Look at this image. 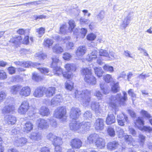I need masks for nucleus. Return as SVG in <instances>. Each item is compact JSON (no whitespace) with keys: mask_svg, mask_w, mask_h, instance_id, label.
Returning <instances> with one entry per match:
<instances>
[{"mask_svg":"<svg viewBox=\"0 0 152 152\" xmlns=\"http://www.w3.org/2000/svg\"><path fill=\"white\" fill-rule=\"evenodd\" d=\"M53 52L56 53H60L64 51L63 49L58 44H56L52 48Z\"/></svg>","mask_w":152,"mask_h":152,"instance_id":"nucleus-37","label":"nucleus"},{"mask_svg":"<svg viewBox=\"0 0 152 152\" xmlns=\"http://www.w3.org/2000/svg\"><path fill=\"white\" fill-rule=\"evenodd\" d=\"M117 119L119 125L124 126L125 123L127 124L129 121L128 117L124 114L117 115Z\"/></svg>","mask_w":152,"mask_h":152,"instance_id":"nucleus-19","label":"nucleus"},{"mask_svg":"<svg viewBox=\"0 0 152 152\" xmlns=\"http://www.w3.org/2000/svg\"><path fill=\"white\" fill-rule=\"evenodd\" d=\"M94 95L96 96L99 99H101L102 96L101 92L98 90H96L94 93Z\"/></svg>","mask_w":152,"mask_h":152,"instance_id":"nucleus-63","label":"nucleus"},{"mask_svg":"<svg viewBox=\"0 0 152 152\" xmlns=\"http://www.w3.org/2000/svg\"><path fill=\"white\" fill-rule=\"evenodd\" d=\"M27 142V139L24 138H17L14 142L15 145L18 146H22L25 145Z\"/></svg>","mask_w":152,"mask_h":152,"instance_id":"nucleus-28","label":"nucleus"},{"mask_svg":"<svg viewBox=\"0 0 152 152\" xmlns=\"http://www.w3.org/2000/svg\"><path fill=\"white\" fill-rule=\"evenodd\" d=\"M14 63L16 66H35L41 65L39 63L32 62L31 61H15Z\"/></svg>","mask_w":152,"mask_h":152,"instance_id":"nucleus-10","label":"nucleus"},{"mask_svg":"<svg viewBox=\"0 0 152 152\" xmlns=\"http://www.w3.org/2000/svg\"><path fill=\"white\" fill-rule=\"evenodd\" d=\"M99 53L100 56H105L107 57L109 56L108 52L106 50H100L99 51Z\"/></svg>","mask_w":152,"mask_h":152,"instance_id":"nucleus-53","label":"nucleus"},{"mask_svg":"<svg viewBox=\"0 0 152 152\" xmlns=\"http://www.w3.org/2000/svg\"><path fill=\"white\" fill-rule=\"evenodd\" d=\"M75 94V97L78 98V100L84 106L87 107L89 105L91 98L90 91L87 90L82 91H77Z\"/></svg>","mask_w":152,"mask_h":152,"instance_id":"nucleus-2","label":"nucleus"},{"mask_svg":"<svg viewBox=\"0 0 152 152\" xmlns=\"http://www.w3.org/2000/svg\"><path fill=\"white\" fill-rule=\"evenodd\" d=\"M53 41L50 39H45L44 41L43 45L46 47L49 48L53 44Z\"/></svg>","mask_w":152,"mask_h":152,"instance_id":"nucleus-38","label":"nucleus"},{"mask_svg":"<svg viewBox=\"0 0 152 152\" xmlns=\"http://www.w3.org/2000/svg\"><path fill=\"white\" fill-rule=\"evenodd\" d=\"M131 12L128 13L124 19L122 20V23L121 24V28L122 29H125L128 26L132 20Z\"/></svg>","mask_w":152,"mask_h":152,"instance_id":"nucleus-13","label":"nucleus"},{"mask_svg":"<svg viewBox=\"0 0 152 152\" xmlns=\"http://www.w3.org/2000/svg\"><path fill=\"white\" fill-rule=\"evenodd\" d=\"M45 28L41 27L36 29V32L38 33V36L41 37L45 33Z\"/></svg>","mask_w":152,"mask_h":152,"instance_id":"nucleus-48","label":"nucleus"},{"mask_svg":"<svg viewBox=\"0 0 152 152\" xmlns=\"http://www.w3.org/2000/svg\"><path fill=\"white\" fill-rule=\"evenodd\" d=\"M4 120L8 124L13 125L15 124L17 121V118L15 116L12 115H6L4 118Z\"/></svg>","mask_w":152,"mask_h":152,"instance_id":"nucleus-22","label":"nucleus"},{"mask_svg":"<svg viewBox=\"0 0 152 152\" xmlns=\"http://www.w3.org/2000/svg\"><path fill=\"white\" fill-rule=\"evenodd\" d=\"M45 90V87L39 86L35 89L33 93V95L37 98H41L44 96V93Z\"/></svg>","mask_w":152,"mask_h":152,"instance_id":"nucleus-18","label":"nucleus"},{"mask_svg":"<svg viewBox=\"0 0 152 152\" xmlns=\"http://www.w3.org/2000/svg\"><path fill=\"white\" fill-rule=\"evenodd\" d=\"M67 30H68L66 24H62L61 25L60 29V31L61 34H66Z\"/></svg>","mask_w":152,"mask_h":152,"instance_id":"nucleus-42","label":"nucleus"},{"mask_svg":"<svg viewBox=\"0 0 152 152\" xmlns=\"http://www.w3.org/2000/svg\"><path fill=\"white\" fill-rule=\"evenodd\" d=\"M99 135L96 133L91 134L87 137V141L90 144H93L98 138Z\"/></svg>","mask_w":152,"mask_h":152,"instance_id":"nucleus-33","label":"nucleus"},{"mask_svg":"<svg viewBox=\"0 0 152 152\" xmlns=\"http://www.w3.org/2000/svg\"><path fill=\"white\" fill-rule=\"evenodd\" d=\"M105 15L104 12L102 10L100 12L97 16V18L100 21H101L104 18Z\"/></svg>","mask_w":152,"mask_h":152,"instance_id":"nucleus-54","label":"nucleus"},{"mask_svg":"<svg viewBox=\"0 0 152 152\" xmlns=\"http://www.w3.org/2000/svg\"><path fill=\"white\" fill-rule=\"evenodd\" d=\"M15 109V105L12 103H9L6 105L2 109V113L3 114H5L13 111Z\"/></svg>","mask_w":152,"mask_h":152,"instance_id":"nucleus-21","label":"nucleus"},{"mask_svg":"<svg viewBox=\"0 0 152 152\" xmlns=\"http://www.w3.org/2000/svg\"><path fill=\"white\" fill-rule=\"evenodd\" d=\"M81 114L80 109L77 107H72L69 112V116L70 118L76 120L79 118Z\"/></svg>","mask_w":152,"mask_h":152,"instance_id":"nucleus-11","label":"nucleus"},{"mask_svg":"<svg viewBox=\"0 0 152 152\" xmlns=\"http://www.w3.org/2000/svg\"><path fill=\"white\" fill-rule=\"evenodd\" d=\"M128 94L131 96L132 98L133 101L134 100H135L136 98V95L134 93L133 90V89H130L128 91Z\"/></svg>","mask_w":152,"mask_h":152,"instance_id":"nucleus-56","label":"nucleus"},{"mask_svg":"<svg viewBox=\"0 0 152 152\" xmlns=\"http://www.w3.org/2000/svg\"><path fill=\"white\" fill-rule=\"evenodd\" d=\"M82 144L81 140L78 138L72 139L70 142V145L73 149H79L82 146Z\"/></svg>","mask_w":152,"mask_h":152,"instance_id":"nucleus-14","label":"nucleus"},{"mask_svg":"<svg viewBox=\"0 0 152 152\" xmlns=\"http://www.w3.org/2000/svg\"><path fill=\"white\" fill-rule=\"evenodd\" d=\"M125 140L128 144L131 143L134 141V139L132 136L130 135H126L124 136Z\"/></svg>","mask_w":152,"mask_h":152,"instance_id":"nucleus-47","label":"nucleus"},{"mask_svg":"<svg viewBox=\"0 0 152 152\" xmlns=\"http://www.w3.org/2000/svg\"><path fill=\"white\" fill-rule=\"evenodd\" d=\"M84 117L86 119H89L92 117V114L90 111H86L83 114Z\"/></svg>","mask_w":152,"mask_h":152,"instance_id":"nucleus-51","label":"nucleus"},{"mask_svg":"<svg viewBox=\"0 0 152 152\" xmlns=\"http://www.w3.org/2000/svg\"><path fill=\"white\" fill-rule=\"evenodd\" d=\"M32 79L33 80L37 82L39 81L42 80L41 77L36 72H34L32 74Z\"/></svg>","mask_w":152,"mask_h":152,"instance_id":"nucleus-43","label":"nucleus"},{"mask_svg":"<svg viewBox=\"0 0 152 152\" xmlns=\"http://www.w3.org/2000/svg\"><path fill=\"white\" fill-rule=\"evenodd\" d=\"M63 98L60 94L56 95L51 99L50 105L52 107H54L59 104L63 101Z\"/></svg>","mask_w":152,"mask_h":152,"instance_id":"nucleus-16","label":"nucleus"},{"mask_svg":"<svg viewBox=\"0 0 152 152\" xmlns=\"http://www.w3.org/2000/svg\"><path fill=\"white\" fill-rule=\"evenodd\" d=\"M105 140L99 136L95 143L96 146L100 149H103L105 147Z\"/></svg>","mask_w":152,"mask_h":152,"instance_id":"nucleus-23","label":"nucleus"},{"mask_svg":"<svg viewBox=\"0 0 152 152\" xmlns=\"http://www.w3.org/2000/svg\"><path fill=\"white\" fill-rule=\"evenodd\" d=\"M53 143L55 147V152H61V148L60 145L62 143V139L60 137L56 136V137L54 139Z\"/></svg>","mask_w":152,"mask_h":152,"instance_id":"nucleus-17","label":"nucleus"},{"mask_svg":"<svg viewBox=\"0 0 152 152\" xmlns=\"http://www.w3.org/2000/svg\"><path fill=\"white\" fill-rule=\"evenodd\" d=\"M104 80L107 83L110 82L112 79V78L110 75H107L104 77Z\"/></svg>","mask_w":152,"mask_h":152,"instance_id":"nucleus-61","label":"nucleus"},{"mask_svg":"<svg viewBox=\"0 0 152 152\" xmlns=\"http://www.w3.org/2000/svg\"><path fill=\"white\" fill-rule=\"evenodd\" d=\"M53 38L56 40L58 42L63 41L64 43H67L66 47L68 49H72V48L74 46V44L72 42H69L68 39H70V37H66L64 38H62L58 35L55 36Z\"/></svg>","mask_w":152,"mask_h":152,"instance_id":"nucleus-12","label":"nucleus"},{"mask_svg":"<svg viewBox=\"0 0 152 152\" xmlns=\"http://www.w3.org/2000/svg\"><path fill=\"white\" fill-rule=\"evenodd\" d=\"M123 55L126 57H129L132 58L134 57V56L128 50H124L123 53Z\"/></svg>","mask_w":152,"mask_h":152,"instance_id":"nucleus-52","label":"nucleus"},{"mask_svg":"<svg viewBox=\"0 0 152 152\" xmlns=\"http://www.w3.org/2000/svg\"><path fill=\"white\" fill-rule=\"evenodd\" d=\"M56 89L54 87H49L47 88H45V93L46 97L48 98L51 97L55 93Z\"/></svg>","mask_w":152,"mask_h":152,"instance_id":"nucleus-26","label":"nucleus"},{"mask_svg":"<svg viewBox=\"0 0 152 152\" xmlns=\"http://www.w3.org/2000/svg\"><path fill=\"white\" fill-rule=\"evenodd\" d=\"M33 124L31 122L28 121L25 124L23 130L24 132L28 133L33 129Z\"/></svg>","mask_w":152,"mask_h":152,"instance_id":"nucleus-31","label":"nucleus"},{"mask_svg":"<svg viewBox=\"0 0 152 152\" xmlns=\"http://www.w3.org/2000/svg\"><path fill=\"white\" fill-rule=\"evenodd\" d=\"M49 121L51 125L53 128H56L57 126V124L56 120L51 118L49 120Z\"/></svg>","mask_w":152,"mask_h":152,"instance_id":"nucleus-57","label":"nucleus"},{"mask_svg":"<svg viewBox=\"0 0 152 152\" xmlns=\"http://www.w3.org/2000/svg\"><path fill=\"white\" fill-rule=\"evenodd\" d=\"M29 104L27 101H23L19 106L18 112L20 114L24 115L29 109Z\"/></svg>","mask_w":152,"mask_h":152,"instance_id":"nucleus-9","label":"nucleus"},{"mask_svg":"<svg viewBox=\"0 0 152 152\" xmlns=\"http://www.w3.org/2000/svg\"><path fill=\"white\" fill-rule=\"evenodd\" d=\"M39 114L42 116H48L50 114L49 109L45 106L41 107L39 110Z\"/></svg>","mask_w":152,"mask_h":152,"instance_id":"nucleus-29","label":"nucleus"},{"mask_svg":"<svg viewBox=\"0 0 152 152\" xmlns=\"http://www.w3.org/2000/svg\"><path fill=\"white\" fill-rule=\"evenodd\" d=\"M115 117L112 113H109L106 118V123L107 125H110L115 122Z\"/></svg>","mask_w":152,"mask_h":152,"instance_id":"nucleus-34","label":"nucleus"},{"mask_svg":"<svg viewBox=\"0 0 152 152\" xmlns=\"http://www.w3.org/2000/svg\"><path fill=\"white\" fill-rule=\"evenodd\" d=\"M119 84L118 83H114L111 87V90L114 93L118 92L119 90Z\"/></svg>","mask_w":152,"mask_h":152,"instance_id":"nucleus-45","label":"nucleus"},{"mask_svg":"<svg viewBox=\"0 0 152 152\" xmlns=\"http://www.w3.org/2000/svg\"><path fill=\"white\" fill-rule=\"evenodd\" d=\"M29 137L33 141H39L41 139L42 134L38 132H33L31 134Z\"/></svg>","mask_w":152,"mask_h":152,"instance_id":"nucleus-25","label":"nucleus"},{"mask_svg":"<svg viewBox=\"0 0 152 152\" xmlns=\"http://www.w3.org/2000/svg\"><path fill=\"white\" fill-rule=\"evenodd\" d=\"M139 140L140 141V144L141 146H143L144 145L145 141V137L142 134H140L139 136Z\"/></svg>","mask_w":152,"mask_h":152,"instance_id":"nucleus-50","label":"nucleus"},{"mask_svg":"<svg viewBox=\"0 0 152 152\" xmlns=\"http://www.w3.org/2000/svg\"><path fill=\"white\" fill-rule=\"evenodd\" d=\"M86 48L84 46H80L78 48L76 52V55L78 57L82 56L86 51Z\"/></svg>","mask_w":152,"mask_h":152,"instance_id":"nucleus-27","label":"nucleus"},{"mask_svg":"<svg viewBox=\"0 0 152 152\" xmlns=\"http://www.w3.org/2000/svg\"><path fill=\"white\" fill-rule=\"evenodd\" d=\"M21 86L16 85L11 86L10 88V92L14 95H16L20 90Z\"/></svg>","mask_w":152,"mask_h":152,"instance_id":"nucleus-35","label":"nucleus"},{"mask_svg":"<svg viewBox=\"0 0 152 152\" xmlns=\"http://www.w3.org/2000/svg\"><path fill=\"white\" fill-rule=\"evenodd\" d=\"M71 55L69 53H66L63 55V58L66 60H69L71 58Z\"/></svg>","mask_w":152,"mask_h":152,"instance_id":"nucleus-59","label":"nucleus"},{"mask_svg":"<svg viewBox=\"0 0 152 152\" xmlns=\"http://www.w3.org/2000/svg\"><path fill=\"white\" fill-rule=\"evenodd\" d=\"M140 113L144 117L148 118H149L151 117L150 115L147 112L144 110H142Z\"/></svg>","mask_w":152,"mask_h":152,"instance_id":"nucleus-64","label":"nucleus"},{"mask_svg":"<svg viewBox=\"0 0 152 152\" xmlns=\"http://www.w3.org/2000/svg\"><path fill=\"white\" fill-rule=\"evenodd\" d=\"M91 126V124L88 122H80L76 120L72 121L69 124L71 130L74 131H79L82 133L88 130Z\"/></svg>","mask_w":152,"mask_h":152,"instance_id":"nucleus-1","label":"nucleus"},{"mask_svg":"<svg viewBox=\"0 0 152 152\" xmlns=\"http://www.w3.org/2000/svg\"><path fill=\"white\" fill-rule=\"evenodd\" d=\"M124 96H122L121 94H118L115 96H111L107 101V103L113 108H115L119 104H124L127 99V94L125 91L123 92Z\"/></svg>","mask_w":152,"mask_h":152,"instance_id":"nucleus-3","label":"nucleus"},{"mask_svg":"<svg viewBox=\"0 0 152 152\" xmlns=\"http://www.w3.org/2000/svg\"><path fill=\"white\" fill-rule=\"evenodd\" d=\"M66 109L64 107H57L54 110L53 115L55 118L61 119L63 118L65 121L66 119Z\"/></svg>","mask_w":152,"mask_h":152,"instance_id":"nucleus-6","label":"nucleus"},{"mask_svg":"<svg viewBox=\"0 0 152 152\" xmlns=\"http://www.w3.org/2000/svg\"><path fill=\"white\" fill-rule=\"evenodd\" d=\"M56 137V136L53 135L51 133H49L47 134V139L51 141L52 142Z\"/></svg>","mask_w":152,"mask_h":152,"instance_id":"nucleus-62","label":"nucleus"},{"mask_svg":"<svg viewBox=\"0 0 152 152\" xmlns=\"http://www.w3.org/2000/svg\"><path fill=\"white\" fill-rule=\"evenodd\" d=\"M104 121L102 118H98L96 120L94 124L95 129L97 130H102L104 128Z\"/></svg>","mask_w":152,"mask_h":152,"instance_id":"nucleus-24","label":"nucleus"},{"mask_svg":"<svg viewBox=\"0 0 152 152\" xmlns=\"http://www.w3.org/2000/svg\"><path fill=\"white\" fill-rule=\"evenodd\" d=\"M135 124L136 126L141 130H144L149 132L152 131V128L150 126H144V121L142 117H139L136 119Z\"/></svg>","mask_w":152,"mask_h":152,"instance_id":"nucleus-7","label":"nucleus"},{"mask_svg":"<svg viewBox=\"0 0 152 152\" xmlns=\"http://www.w3.org/2000/svg\"><path fill=\"white\" fill-rule=\"evenodd\" d=\"M119 146L118 142L113 141L109 142L107 145V148L110 150H114L117 149Z\"/></svg>","mask_w":152,"mask_h":152,"instance_id":"nucleus-30","label":"nucleus"},{"mask_svg":"<svg viewBox=\"0 0 152 152\" xmlns=\"http://www.w3.org/2000/svg\"><path fill=\"white\" fill-rule=\"evenodd\" d=\"M41 73L46 74L49 72V70L48 68L45 67H41L38 68Z\"/></svg>","mask_w":152,"mask_h":152,"instance_id":"nucleus-55","label":"nucleus"},{"mask_svg":"<svg viewBox=\"0 0 152 152\" xmlns=\"http://www.w3.org/2000/svg\"><path fill=\"white\" fill-rule=\"evenodd\" d=\"M52 62L51 64V66H60L62 65V63L58 58H52Z\"/></svg>","mask_w":152,"mask_h":152,"instance_id":"nucleus-36","label":"nucleus"},{"mask_svg":"<svg viewBox=\"0 0 152 152\" xmlns=\"http://www.w3.org/2000/svg\"><path fill=\"white\" fill-rule=\"evenodd\" d=\"M90 107L91 109L98 115H99L103 112V110L98 102L96 101L91 102Z\"/></svg>","mask_w":152,"mask_h":152,"instance_id":"nucleus-8","label":"nucleus"},{"mask_svg":"<svg viewBox=\"0 0 152 152\" xmlns=\"http://www.w3.org/2000/svg\"><path fill=\"white\" fill-rule=\"evenodd\" d=\"M68 24L69 25L68 28V31L70 32H72L76 26L75 21L73 20H71L69 21Z\"/></svg>","mask_w":152,"mask_h":152,"instance_id":"nucleus-41","label":"nucleus"},{"mask_svg":"<svg viewBox=\"0 0 152 152\" xmlns=\"http://www.w3.org/2000/svg\"><path fill=\"white\" fill-rule=\"evenodd\" d=\"M107 132L108 134L110 137H114L115 135V131L114 129L111 127L108 128Z\"/></svg>","mask_w":152,"mask_h":152,"instance_id":"nucleus-49","label":"nucleus"},{"mask_svg":"<svg viewBox=\"0 0 152 152\" xmlns=\"http://www.w3.org/2000/svg\"><path fill=\"white\" fill-rule=\"evenodd\" d=\"M97 54L98 52L96 50H95L93 51L90 54H88V56L85 61V62L87 63L88 62L92 61L97 58Z\"/></svg>","mask_w":152,"mask_h":152,"instance_id":"nucleus-32","label":"nucleus"},{"mask_svg":"<svg viewBox=\"0 0 152 152\" xmlns=\"http://www.w3.org/2000/svg\"><path fill=\"white\" fill-rule=\"evenodd\" d=\"M95 73L99 77H102L103 71L101 67H95L94 68Z\"/></svg>","mask_w":152,"mask_h":152,"instance_id":"nucleus-39","label":"nucleus"},{"mask_svg":"<svg viewBox=\"0 0 152 152\" xmlns=\"http://www.w3.org/2000/svg\"><path fill=\"white\" fill-rule=\"evenodd\" d=\"M66 89L71 91L73 88V83L70 80L66 81L65 84Z\"/></svg>","mask_w":152,"mask_h":152,"instance_id":"nucleus-40","label":"nucleus"},{"mask_svg":"<svg viewBox=\"0 0 152 152\" xmlns=\"http://www.w3.org/2000/svg\"><path fill=\"white\" fill-rule=\"evenodd\" d=\"M31 90L30 87L28 86L22 87L19 92V94L21 97H26L29 96L31 93Z\"/></svg>","mask_w":152,"mask_h":152,"instance_id":"nucleus-15","label":"nucleus"},{"mask_svg":"<svg viewBox=\"0 0 152 152\" xmlns=\"http://www.w3.org/2000/svg\"><path fill=\"white\" fill-rule=\"evenodd\" d=\"M35 56L36 57H37L40 59L44 60L47 57L46 55L41 52L37 53L35 54Z\"/></svg>","mask_w":152,"mask_h":152,"instance_id":"nucleus-46","label":"nucleus"},{"mask_svg":"<svg viewBox=\"0 0 152 152\" xmlns=\"http://www.w3.org/2000/svg\"><path fill=\"white\" fill-rule=\"evenodd\" d=\"M81 74L85 75V81L91 85H94L96 83V78L92 75L91 67H85L82 68L80 71Z\"/></svg>","mask_w":152,"mask_h":152,"instance_id":"nucleus-4","label":"nucleus"},{"mask_svg":"<svg viewBox=\"0 0 152 152\" xmlns=\"http://www.w3.org/2000/svg\"><path fill=\"white\" fill-rule=\"evenodd\" d=\"M96 37V36L93 33H91L87 36V39L90 41L94 40Z\"/></svg>","mask_w":152,"mask_h":152,"instance_id":"nucleus-58","label":"nucleus"},{"mask_svg":"<svg viewBox=\"0 0 152 152\" xmlns=\"http://www.w3.org/2000/svg\"><path fill=\"white\" fill-rule=\"evenodd\" d=\"M116 131L118 133V136L119 138H122L124 136V131L123 129L119 127H117L116 129Z\"/></svg>","mask_w":152,"mask_h":152,"instance_id":"nucleus-44","label":"nucleus"},{"mask_svg":"<svg viewBox=\"0 0 152 152\" xmlns=\"http://www.w3.org/2000/svg\"><path fill=\"white\" fill-rule=\"evenodd\" d=\"M36 123L38 124V128L40 129H45L49 127V124L47 121L42 118L37 119Z\"/></svg>","mask_w":152,"mask_h":152,"instance_id":"nucleus-20","label":"nucleus"},{"mask_svg":"<svg viewBox=\"0 0 152 152\" xmlns=\"http://www.w3.org/2000/svg\"><path fill=\"white\" fill-rule=\"evenodd\" d=\"M64 68L65 70V72L61 67H53V72L58 75L62 74L64 77L69 79L71 77L72 72L76 70V67H64Z\"/></svg>","mask_w":152,"mask_h":152,"instance_id":"nucleus-5","label":"nucleus"},{"mask_svg":"<svg viewBox=\"0 0 152 152\" xmlns=\"http://www.w3.org/2000/svg\"><path fill=\"white\" fill-rule=\"evenodd\" d=\"M7 78L6 73L2 70H0V79L4 80Z\"/></svg>","mask_w":152,"mask_h":152,"instance_id":"nucleus-60","label":"nucleus"}]
</instances>
